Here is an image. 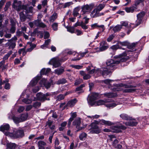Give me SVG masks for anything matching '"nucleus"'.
<instances>
[{
  "mask_svg": "<svg viewBox=\"0 0 149 149\" xmlns=\"http://www.w3.org/2000/svg\"><path fill=\"white\" fill-rule=\"evenodd\" d=\"M136 9L135 7L134 6L130 7H126L125 8V11L128 13H133L134 11Z\"/></svg>",
  "mask_w": 149,
  "mask_h": 149,
  "instance_id": "a878e982",
  "label": "nucleus"
},
{
  "mask_svg": "<svg viewBox=\"0 0 149 149\" xmlns=\"http://www.w3.org/2000/svg\"><path fill=\"white\" fill-rule=\"evenodd\" d=\"M6 136L14 138H21L24 136V131L23 130H18L14 131L13 133H11L8 132L5 133Z\"/></svg>",
  "mask_w": 149,
  "mask_h": 149,
  "instance_id": "7ed1b4c3",
  "label": "nucleus"
},
{
  "mask_svg": "<svg viewBox=\"0 0 149 149\" xmlns=\"http://www.w3.org/2000/svg\"><path fill=\"white\" fill-rule=\"evenodd\" d=\"M120 48L118 45H114L112 46L110 49L113 50H116Z\"/></svg>",
  "mask_w": 149,
  "mask_h": 149,
  "instance_id": "8fccbe9b",
  "label": "nucleus"
},
{
  "mask_svg": "<svg viewBox=\"0 0 149 149\" xmlns=\"http://www.w3.org/2000/svg\"><path fill=\"white\" fill-rule=\"evenodd\" d=\"M10 128V126L9 124H6L1 126L0 127V130L3 132L5 134V133L8 132H5V131L8 130Z\"/></svg>",
  "mask_w": 149,
  "mask_h": 149,
  "instance_id": "a211bd4d",
  "label": "nucleus"
},
{
  "mask_svg": "<svg viewBox=\"0 0 149 149\" xmlns=\"http://www.w3.org/2000/svg\"><path fill=\"white\" fill-rule=\"evenodd\" d=\"M80 10V8L79 7H77L75 8L73 10V11L72 15L74 16V17H77V16L79 14V13H78L79 11Z\"/></svg>",
  "mask_w": 149,
  "mask_h": 149,
  "instance_id": "c756f323",
  "label": "nucleus"
},
{
  "mask_svg": "<svg viewBox=\"0 0 149 149\" xmlns=\"http://www.w3.org/2000/svg\"><path fill=\"white\" fill-rule=\"evenodd\" d=\"M67 82V81L65 78H63L58 80L56 82V84L57 85L64 84Z\"/></svg>",
  "mask_w": 149,
  "mask_h": 149,
  "instance_id": "c85d7f7f",
  "label": "nucleus"
},
{
  "mask_svg": "<svg viewBox=\"0 0 149 149\" xmlns=\"http://www.w3.org/2000/svg\"><path fill=\"white\" fill-rule=\"evenodd\" d=\"M41 104V103L38 102H36L33 104V106L35 108H38L40 107Z\"/></svg>",
  "mask_w": 149,
  "mask_h": 149,
  "instance_id": "c03bdc74",
  "label": "nucleus"
},
{
  "mask_svg": "<svg viewBox=\"0 0 149 149\" xmlns=\"http://www.w3.org/2000/svg\"><path fill=\"white\" fill-rule=\"evenodd\" d=\"M120 116L123 120H128L131 119V117L125 113H122L120 115Z\"/></svg>",
  "mask_w": 149,
  "mask_h": 149,
  "instance_id": "cd10ccee",
  "label": "nucleus"
},
{
  "mask_svg": "<svg viewBox=\"0 0 149 149\" xmlns=\"http://www.w3.org/2000/svg\"><path fill=\"white\" fill-rule=\"evenodd\" d=\"M66 60V58H59L58 57H56L51 59L49 62V63L52 65L55 68H57L61 65V63L64 62Z\"/></svg>",
  "mask_w": 149,
  "mask_h": 149,
  "instance_id": "20e7f679",
  "label": "nucleus"
},
{
  "mask_svg": "<svg viewBox=\"0 0 149 149\" xmlns=\"http://www.w3.org/2000/svg\"><path fill=\"white\" fill-rule=\"evenodd\" d=\"M87 134L84 132H82L79 136V138L80 140L83 141L86 138Z\"/></svg>",
  "mask_w": 149,
  "mask_h": 149,
  "instance_id": "f704fd0d",
  "label": "nucleus"
},
{
  "mask_svg": "<svg viewBox=\"0 0 149 149\" xmlns=\"http://www.w3.org/2000/svg\"><path fill=\"white\" fill-rule=\"evenodd\" d=\"M82 81V80L81 79H77L76 80L74 83V85H78L81 84Z\"/></svg>",
  "mask_w": 149,
  "mask_h": 149,
  "instance_id": "13d9d810",
  "label": "nucleus"
},
{
  "mask_svg": "<svg viewBox=\"0 0 149 149\" xmlns=\"http://www.w3.org/2000/svg\"><path fill=\"white\" fill-rule=\"evenodd\" d=\"M114 87L111 88V89L114 91H120L122 90L123 88H127V89L124 90L123 92L125 93H130L134 92L135 91V89L131 88L134 87L135 86L132 85H126L123 87L120 86L119 84H113Z\"/></svg>",
  "mask_w": 149,
  "mask_h": 149,
  "instance_id": "f03ea898",
  "label": "nucleus"
},
{
  "mask_svg": "<svg viewBox=\"0 0 149 149\" xmlns=\"http://www.w3.org/2000/svg\"><path fill=\"white\" fill-rule=\"evenodd\" d=\"M79 73L82 76H83V78L84 80L88 79L91 77L89 74H86L84 71H80Z\"/></svg>",
  "mask_w": 149,
  "mask_h": 149,
  "instance_id": "aec40b11",
  "label": "nucleus"
},
{
  "mask_svg": "<svg viewBox=\"0 0 149 149\" xmlns=\"http://www.w3.org/2000/svg\"><path fill=\"white\" fill-rule=\"evenodd\" d=\"M19 17L21 21L24 22L25 21L26 18L23 12L19 13Z\"/></svg>",
  "mask_w": 149,
  "mask_h": 149,
  "instance_id": "2f4dec72",
  "label": "nucleus"
},
{
  "mask_svg": "<svg viewBox=\"0 0 149 149\" xmlns=\"http://www.w3.org/2000/svg\"><path fill=\"white\" fill-rule=\"evenodd\" d=\"M65 97V95L63 94H60L57 96L56 98V100L57 101H60L63 100Z\"/></svg>",
  "mask_w": 149,
  "mask_h": 149,
  "instance_id": "ea45409f",
  "label": "nucleus"
},
{
  "mask_svg": "<svg viewBox=\"0 0 149 149\" xmlns=\"http://www.w3.org/2000/svg\"><path fill=\"white\" fill-rule=\"evenodd\" d=\"M22 2L20 1H14L12 6L13 8L19 11L22 9Z\"/></svg>",
  "mask_w": 149,
  "mask_h": 149,
  "instance_id": "9b49d317",
  "label": "nucleus"
},
{
  "mask_svg": "<svg viewBox=\"0 0 149 149\" xmlns=\"http://www.w3.org/2000/svg\"><path fill=\"white\" fill-rule=\"evenodd\" d=\"M108 102V101L107 100H101L97 101L96 103L98 106L104 105L106 107L109 108H113L116 105L115 103H107Z\"/></svg>",
  "mask_w": 149,
  "mask_h": 149,
  "instance_id": "423d86ee",
  "label": "nucleus"
},
{
  "mask_svg": "<svg viewBox=\"0 0 149 149\" xmlns=\"http://www.w3.org/2000/svg\"><path fill=\"white\" fill-rule=\"evenodd\" d=\"M85 86V85L84 84H81L79 86L76 88V91H81L83 87Z\"/></svg>",
  "mask_w": 149,
  "mask_h": 149,
  "instance_id": "864d4df0",
  "label": "nucleus"
},
{
  "mask_svg": "<svg viewBox=\"0 0 149 149\" xmlns=\"http://www.w3.org/2000/svg\"><path fill=\"white\" fill-rule=\"evenodd\" d=\"M66 28L68 31L71 33H73L74 32V27L67 26Z\"/></svg>",
  "mask_w": 149,
  "mask_h": 149,
  "instance_id": "79ce46f5",
  "label": "nucleus"
},
{
  "mask_svg": "<svg viewBox=\"0 0 149 149\" xmlns=\"http://www.w3.org/2000/svg\"><path fill=\"white\" fill-rule=\"evenodd\" d=\"M49 34L47 31L45 32V35L44 36V38L45 39L49 38Z\"/></svg>",
  "mask_w": 149,
  "mask_h": 149,
  "instance_id": "bf43d9fd",
  "label": "nucleus"
},
{
  "mask_svg": "<svg viewBox=\"0 0 149 149\" xmlns=\"http://www.w3.org/2000/svg\"><path fill=\"white\" fill-rule=\"evenodd\" d=\"M41 82L43 83L45 88L47 89L49 88L51 86V84L50 83L46 82L45 80H42L40 81V83Z\"/></svg>",
  "mask_w": 149,
  "mask_h": 149,
  "instance_id": "e433bc0d",
  "label": "nucleus"
},
{
  "mask_svg": "<svg viewBox=\"0 0 149 149\" xmlns=\"http://www.w3.org/2000/svg\"><path fill=\"white\" fill-rule=\"evenodd\" d=\"M77 102V100L74 98L73 100L69 101L67 103V105L70 107H73Z\"/></svg>",
  "mask_w": 149,
  "mask_h": 149,
  "instance_id": "393cba45",
  "label": "nucleus"
},
{
  "mask_svg": "<svg viewBox=\"0 0 149 149\" xmlns=\"http://www.w3.org/2000/svg\"><path fill=\"white\" fill-rule=\"evenodd\" d=\"M104 96L109 98L115 97L116 96L117 94L116 93H106L104 94Z\"/></svg>",
  "mask_w": 149,
  "mask_h": 149,
  "instance_id": "b1692460",
  "label": "nucleus"
},
{
  "mask_svg": "<svg viewBox=\"0 0 149 149\" xmlns=\"http://www.w3.org/2000/svg\"><path fill=\"white\" fill-rule=\"evenodd\" d=\"M100 11L96 8L94 9L91 13L90 15L92 17L94 18L100 16Z\"/></svg>",
  "mask_w": 149,
  "mask_h": 149,
  "instance_id": "f3484780",
  "label": "nucleus"
},
{
  "mask_svg": "<svg viewBox=\"0 0 149 149\" xmlns=\"http://www.w3.org/2000/svg\"><path fill=\"white\" fill-rule=\"evenodd\" d=\"M13 52L12 51H10L7 54H6L3 57V60L4 61H5L8 59L9 57L10 56V55L12 54Z\"/></svg>",
  "mask_w": 149,
  "mask_h": 149,
  "instance_id": "c9c22d12",
  "label": "nucleus"
},
{
  "mask_svg": "<svg viewBox=\"0 0 149 149\" xmlns=\"http://www.w3.org/2000/svg\"><path fill=\"white\" fill-rule=\"evenodd\" d=\"M10 2H8L6 3L4 8V10L5 11H6L8 10V8L10 5Z\"/></svg>",
  "mask_w": 149,
  "mask_h": 149,
  "instance_id": "e2e57ef3",
  "label": "nucleus"
},
{
  "mask_svg": "<svg viewBox=\"0 0 149 149\" xmlns=\"http://www.w3.org/2000/svg\"><path fill=\"white\" fill-rule=\"evenodd\" d=\"M16 146V145L15 143H8L6 144V149H14Z\"/></svg>",
  "mask_w": 149,
  "mask_h": 149,
  "instance_id": "bb28decb",
  "label": "nucleus"
},
{
  "mask_svg": "<svg viewBox=\"0 0 149 149\" xmlns=\"http://www.w3.org/2000/svg\"><path fill=\"white\" fill-rule=\"evenodd\" d=\"M39 87L38 86H36L33 89L32 91L33 92L36 93L39 90Z\"/></svg>",
  "mask_w": 149,
  "mask_h": 149,
  "instance_id": "680f3d73",
  "label": "nucleus"
},
{
  "mask_svg": "<svg viewBox=\"0 0 149 149\" xmlns=\"http://www.w3.org/2000/svg\"><path fill=\"white\" fill-rule=\"evenodd\" d=\"M86 24L84 23L82 21L81 22V26L82 28L84 29H86L88 28L87 26L86 25Z\"/></svg>",
  "mask_w": 149,
  "mask_h": 149,
  "instance_id": "09e8293b",
  "label": "nucleus"
},
{
  "mask_svg": "<svg viewBox=\"0 0 149 149\" xmlns=\"http://www.w3.org/2000/svg\"><path fill=\"white\" fill-rule=\"evenodd\" d=\"M57 17V14L56 13H54L53 15L50 17L49 20L50 22H53L56 19Z\"/></svg>",
  "mask_w": 149,
  "mask_h": 149,
  "instance_id": "7c9ffc66",
  "label": "nucleus"
},
{
  "mask_svg": "<svg viewBox=\"0 0 149 149\" xmlns=\"http://www.w3.org/2000/svg\"><path fill=\"white\" fill-rule=\"evenodd\" d=\"M64 71V69L63 68H57L54 71V73L58 75H60L62 74Z\"/></svg>",
  "mask_w": 149,
  "mask_h": 149,
  "instance_id": "5701e85b",
  "label": "nucleus"
},
{
  "mask_svg": "<svg viewBox=\"0 0 149 149\" xmlns=\"http://www.w3.org/2000/svg\"><path fill=\"white\" fill-rule=\"evenodd\" d=\"M127 127L121 124L111 127L112 132H113L118 133L121 132V130H125Z\"/></svg>",
  "mask_w": 149,
  "mask_h": 149,
  "instance_id": "1a4fd4ad",
  "label": "nucleus"
},
{
  "mask_svg": "<svg viewBox=\"0 0 149 149\" xmlns=\"http://www.w3.org/2000/svg\"><path fill=\"white\" fill-rule=\"evenodd\" d=\"M114 57L120 59L115 61L111 59L107 60L106 62L107 68H102L98 69L96 70V72L99 75H102L105 78L111 72L110 70H113L114 69L115 64H118L120 62H125L129 59V57L127 56L126 52H124Z\"/></svg>",
  "mask_w": 149,
  "mask_h": 149,
  "instance_id": "f257e3e1",
  "label": "nucleus"
},
{
  "mask_svg": "<svg viewBox=\"0 0 149 149\" xmlns=\"http://www.w3.org/2000/svg\"><path fill=\"white\" fill-rule=\"evenodd\" d=\"M98 96V94L96 93H93L91 95H89V99H88V103L91 105H94L93 102L97 99Z\"/></svg>",
  "mask_w": 149,
  "mask_h": 149,
  "instance_id": "9d476101",
  "label": "nucleus"
},
{
  "mask_svg": "<svg viewBox=\"0 0 149 149\" xmlns=\"http://www.w3.org/2000/svg\"><path fill=\"white\" fill-rule=\"evenodd\" d=\"M72 4V2H69L65 3L63 7L64 8H65L69 7Z\"/></svg>",
  "mask_w": 149,
  "mask_h": 149,
  "instance_id": "6e6d98bb",
  "label": "nucleus"
},
{
  "mask_svg": "<svg viewBox=\"0 0 149 149\" xmlns=\"http://www.w3.org/2000/svg\"><path fill=\"white\" fill-rule=\"evenodd\" d=\"M16 30L15 26H11L10 29V32L11 33H14L15 32Z\"/></svg>",
  "mask_w": 149,
  "mask_h": 149,
  "instance_id": "4d7b16f0",
  "label": "nucleus"
},
{
  "mask_svg": "<svg viewBox=\"0 0 149 149\" xmlns=\"http://www.w3.org/2000/svg\"><path fill=\"white\" fill-rule=\"evenodd\" d=\"M84 17L83 18V19H85V21L84 23L87 24L88 23L89 20V18H87L86 16H84Z\"/></svg>",
  "mask_w": 149,
  "mask_h": 149,
  "instance_id": "0e129e2a",
  "label": "nucleus"
},
{
  "mask_svg": "<svg viewBox=\"0 0 149 149\" xmlns=\"http://www.w3.org/2000/svg\"><path fill=\"white\" fill-rule=\"evenodd\" d=\"M8 42L5 44V47H8L9 49H14L16 45L15 42L11 41L9 40H8Z\"/></svg>",
  "mask_w": 149,
  "mask_h": 149,
  "instance_id": "ddd939ff",
  "label": "nucleus"
},
{
  "mask_svg": "<svg viewBox=\"0 0 149 149\" xmlns=\"http://www.w3.org/2000/svg\"><path fill=\"white\" fill-rule=\"evenodd\" d=\"M105 6L104 3L100 4L96 8L97 10L99 11H101L105 7Z\"/></svg>",
  "mask_w": 149,
  "mask_h": 149,
  "instance_id": "4c0bfd02",
  "label": "nucleus"
},
{
  "mask_svg": "<svg viewBox=\"0 0 149 149\" xmlns=\"http://www.w3.org/2000/svg\"><path fill=\"white\" fill-rule=\"evenodd\" d=\"M53 29L54 31H56L58 30V24L57 23H54L52 25Z\"/></svg>",
  "mask_w": 149,
  "mask_h": 149,
  "instance_id": "37998d69",
  "label": "nucleus"
},
{
  "mask_svg": "<svg viewBox=\"0 0 149 149\" xmlns=\"http://www.w3.org/2000/svg\"><path fill=\"white\" fill-rule=\"evenodd\" d=\"M91 130L90 132L91 134H98L100 132L101 129L95 123H92L90 125Z\"/></svg>",
  "mask_w": 149,
  "mask_h": 149,
  "instance_id": "6e6552de",
  "label": "nucleus"
},
{
  "mask_svg": "<svg viewBox=\"0 0 149 149\" xmlns=\"http://www.w3.org/2000/svg\"><path fill=\"white\" fill-rule=\"evenodd\" d=\"M22 101L26 104H29L32 102L31 100L27 99H24L22 100Z\"/></svg>",
  "mask_w": 149,
  "mask_h": 149,
  "instance_id": "603ef678",
  "label": "nucleus"
},
{
  "mask_svg": "<svg viewBox=\"0 0 149 149\" xmlns=\"http://www.w3.org/2000/svg\"><path fill=\"white\" fill-rule=\"evenodd\" d=\"M81 124L80 118H79L75 120L73 122V125L76 126V127L78 129L77 131L81 130L82 129V127H79Z\"/></svg>",
  "mask_w": 149,
  "mask_h": 149,
  "instance_id": "2eb2a0df",
  "label": "nucleus"
},
{
  "mask_svg": "<svg viewBox=\"0 0 149 149\" xmlns=\"http://www.w3.org/2000/svg\"><path fill=\"white\" fill-rule=\"evenodd\" d=\"M129 121L125 122L124 124L127 126H136L138 123V122L134 118L131 117V119Z\"/></svg>",
  "mask_w": 149,
  "mask_h": 149,
  "instance_id": "f8f14e48",
  "label": "nucleus"
},
{
  "mask_svg": "<svg viewBox=\"0 0 149 149\" xmlns=\"http://www.w3.org/2000/svg\"><path fill=\"white\" fill-rule=\"evenodd\" d=\"M51 95V93H47L45 94L39 93L37 94L36 96L38 100L42 102H44L46 100H49L50 96Z\"/></svg>",
  "mask_w": 149,
  "mask_h": 149,
  "instance_id": "39448f33",
  "label": "nucleus"
},
{
  "mask_svg": "<svg viewBox=\"0 0 149 149\" xmlns=\"http://www.w3.org/2000/svg\"><path fill=\"white\" fill-rule=\"evenodd\" d=\"M71 66L73 68H74L77 69H81L83 67L82 66L80 65H71Z\"/></svg>",
  "mask_w": 149,
  "mask_h": 149,
  "instance_id": "49530a36",
  "label": "nucleus"
},
{
  "mask_svg": "<svg viewBox=\"0 0 149 149\" xmlns=\"http://www.w3.org/2000/svg\"><path fill=\"white\" fill-rule=\"evenodd\" d=\"M25 109V108L23 106H20L18 109L17 111L18 112L20 113L23 111Z\"/></svg>",
  "mask_w": 149,
  "mask_h": 149,
  "instance_id": "5fc2aeb1",
  "label": "nucleus"
},
{
  "mask_svg": "<svg viewBox=\"0 0 149 149\" xmlns=\"http://www.w3.org/2000/svg\"><path fill=\"white\" fill-rule=\"evenodd\" d=\"M12 119L13 120L14 123L16 124H18L22 122L20 118H18L15 116H13L12 117Z\"/></svg>",
  "mask_w": 149,
  "mask_h": 149,
  "instance_id": "473e14b6",
  "label": "nucleus"
},
{
  "mask_svg": "<svg viewBox=\"0 0 149 149\" xmlns=\"http://www.w3.org/2000/svg\"><path fill=\"white\" fill-rule=\"evenodd\" d=\"M40 76H37L33 79L31 82V84L32 86H34L35 85L38 81L40 79Z\"/></svg>",
  "mask_w": 149,
  "mask_h": 149,
  "instance_id": "4be33fe9",
  "label": "nucleus"
},
{
  "mask_svg": "<svg viewBox=\"0 0 149 149\" xmlns=\"http://www.w3.org/2000/svg\"><path fill=\"white\" fill-rule=\"evenodd\" d=\"M121 25H121L122 26H127L128 25V23L127 22H122L121 23Z\"/></svg>",
  "mask_w": 149,
  "mask_h": 149,
  "instance_id": "774afa93",
  "label": "nucleus"
},
{
  "mask_svg": "<svg viewBox=\"0 0 149 149\" xmlns=\"http://www.w3.org/2000/svg\"><path fill=\"white\" fill-rule=\"evenodd\" d=\"M28 117L27 114H23L21 115L20 116V119L22 122L26 120Z\"/></svg>",
  "mask_w": 149,
  "mask_h": 149,
  "instance_id": "58836bf2",
  "label": "nucleus"
},
{
  "mask_svg": "<svg viewBox=\"0 0 149 149\" xmlns=\"http://www.w3.org/2000/svg\"><path fill=\"white\" fill-rule=\"evenodd\" d=\"M101 124L108 126H111L114 125L112 122L109 121L105 120L104 119L101 120L100 121Z\"/></svg>",
  "mask_w": 149,
  "mask_h": 149,
  "instance_id": "412c9836",
  "label": "nucleus"
},
{
  "mask_svg": "<svg viewBox=\"0 0 149 149\" xmlns=\"http://www.w3.org/2000/svg\"><path fill=\"white\" fill-rule=\"evenodd\" d=\"M141 21L142 20L141 19H137V20L136 21V23L135 24L132 23L130 24V28H131L132 29H133L136 27L141 23Z\"/></svg>",
  "mask_w": 149,
  "mask_h": 149,
  "instance_id": "6ab92c4d",
  "label": "nucleus"
},
{
  "mask_svg": "<svg viewBox=\"0 0 149 149\" xmlns=\"http://www.w3.org/2000/svg\"><path fill=\"white\" fill-rule=\"evenodd\" d=\"M118 141L116 139H115L114 140V141L113 142L112 145L114 147H115L117 145V144L118 143Z\"/></svg>",
  "mask_w": 149,
  "mask_h": 149,
  "instance_id": "338daca9",
  "label": "nucleus"
},
{
  "mask_svg": "<svg viewBox=\"0 0 149 149\" xmlns=\"http://www.w3.org/2000/svg\"><path fill=\"white\" fill-rule=\"evenodd\" d=\"M122 27L121 25H117L113 28V30L114 32L115 33L119 31L122 29Z\"/></svg>",
  "mask_w": 149,
  "mask_h": 149,
  "instance_id": "72a5a7b5",
  "label": "nucleus"
},
{
  "mask_svg": "<svg viewBox=\"0 0 149 149\" xmlns=\"http://www.w3.org/2000/svg\"><path fill=\"white\" fill-rule=\"evenodd\" d=\"M138 43V42H134L132 43V44H130L128 42V45H127V48L129 49H132L131 50H127L126 51H125L124 52H126V53L127 52H132L135 50H134V49H133L134 47H135L136 45Z\"/></svg>",
  "mask_w": 149,
  "mask_h": 149,
  "instance_id": "dca6fc26",
  "label": "nucleus"
},
{
  "mask_svg": "<svg viewBox=\"0 0 149 149\" xmlns=\"http://www.w3.org/2000/svg\"><path fill=\"white\" fill-rule=\"evenodd\" d=\"M33 9V7L32 6H30L28 8H27V10L26 13H32V10Z\"/></svg>",
  "mask_w": 149,
  "mask_h": 149,
  "instance_id": "69168bd1",
  "label": "nucleus"
},
{
  "mask_svg": "<svg viewBox=\"0 0 149 149\" xmlns=\"http://www.w3.org/2000/svg\"><path fill=\"white\" fill-rule=\"evenodd\" d=\"M94 6L93 4H91L89 5L86 4L83 6L81 7V12H82V15L85 16L86 13H89L92 10Z\"/></svg>",
  "mask_w": 149,
  "mask_h": 149,
  "instance_id": "0eeeda50",
  "label": "nucleus"
},
{
  "mask_svg": "<svg viewBox=\"0 0 149 149\" xmlns=\"http://www.w3.org/2000/svg\"><path fill=\"white\" fill-rule=\"evenodd\" d=\"M114 37V36L113 35H110L108 38L107 39V41L108 42H110L113 39Z\"/></svg>",
  "mask_w": 149,
  "mask_h": 149,
  "instance_id": "052dcab7",
  "label": "nucleus"
},
{
  "mask_svg": "<svg viewBox=\"0 0 149 149\" xmlns=\"http://www.w3.org/2000/svg\"><path fill=\"white\" fill-rule=\"evenodd\" d=\"M128 42L127 41H124L123 42H120L118 43L119 45H121L123 46H127L128 45Z\"/></svg>",
  "mask_w": 149,
  "mask_h": 149,
  "instance_id": "3c124183",
  "label": "nucleus"
},
{
  "mask_svg": "<svg viewBox=\"0 0 149 149\" xmlns=\"http://www.w3.org/2000/svg\"><path fill=\"white\" fill-rule=\"evenodd\" d=\"M40 20L38 19L33 21L34 24L36 26L39 27L41 22Z\"/></svg>",
  "mask_w": 149,
  "mask_h": 149,
  "instance_id": "a18cd8bd",
  "label": "nucleus"
},
{
  "mask_svg": "<svg viewBox=\"0 0 149 149\" xmlns=\"http://www.w3.org/2000/svg\"><path fill=\"white\" fill-rule=\"evenodd\" d=\"M145 15V13L144 12H141L137 15V19H141L142 20L143 17Z\"/></svg>",
  "mask_w": 149,
  "mask_h": 149,
  "instance_id": "a19ab883",
  "label": "nucleus"
},
{
  "mask_svg": "<svg viewBox=\"0 0 149 149\" xmlns=\"http://www.w3.org/2000/svg\"><path fill=\"white\" fill-rule=\"evenodd\" d=\"M108 48V46L107 45H104L100 47L99 51L102 52L106 49Z\"/></svg>",
  "mask_w": 149,
  "mask_h": 149,
  "instance_id": "de8ad7c7",
  "label": "nucleus"
},
{
  "mask_svg": "<svg viewBox=\"0 0 149 149\" xmlns=\"http://www.w3.org/2000/svg\"><path fill=\"white\" fill-rule=\"evenodd\" d=\"M38 149H51L50 147H47L45 149L44 146L47 145L46 143L42 141H39L38 142Z\"/></svg>",
  "mask_w": 149,
  "mask_h": 149,
  "instance_id": "4468645a",
  "label": "nucleus"
}]
</instances>
